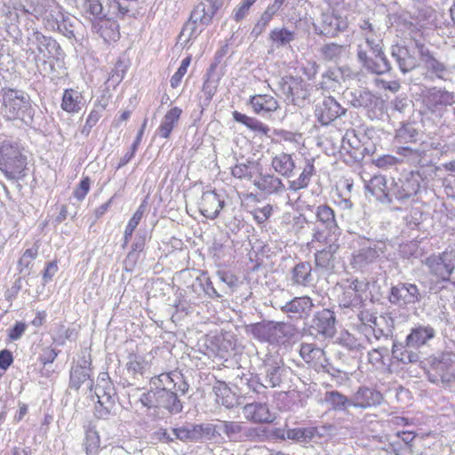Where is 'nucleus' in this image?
<instances>
[{"instance_id":"1","label":"nucleus","mask_w":455,"mask_h":455,"mask_svg":"<svg viewBox=\"0 0 455 455\" xmlns=\"http://www.w3.org/2000/svg\"><path fill=\"white\" fill-rule=\"evenodd\" d=\"M0 94L3 113L8 120H20L25 124L33 122L35 109L27 92L5 86L1 89Z\"/></svg>"},{"instance_id":"2","label":"nucleus","mask_w":455,"mask_h":455,"mask_svg":"<svg viewBox=\"0 0 455 455\" xmlns=\"http://www.w3.org/2000/svg\"><path fill=\"white\" fill-rule=\"evenodd\" d=\"M84 9L91 16L92 32L105 42L119 39V24L112 17L110 8L106 11L100 0H84Z\"/></svg>"},{"instance_id":"3","label":"nucleus","mask_w":455,"mask_h":455,"mask_svg":"<svg viewBox=\"0 0 455 455\" xmlns=\"http://www.w3.org/2000/svg\"><path fill=\"white\" fill-rule=\"evenodd\" d=\"M27 157L17 140H5L0 144V171L11 180L26 176Z\"/></svg>"},{"instance_id":"4","label":"nucleus","mask_w":455,"mask_h":455,"mask_svg":"<svg viewBox=\"0 0 455 455\" xmlns=\"http://www.w3.org/2000/svg\"><path fill=\"white\" fill-rule=\"evenodd\" d=\"M219 429L230 442L262 443L267 439V431L264 427H250L243 421L220 420Z\"/></svg>"},{"instance_id":"5","label":"nucleus","mask_w":455,"mask_h":455,"mask_svg":"<svg viewBox=\"0 0 455 455\" xmlns=\"http://www.w3.org/2000/svg\"><path fill=\"white\" fill-rule=\"evenodd\" d=\"M423 264L436 283L448 282L455 269V251L445 250L431 254L423 260Z\"/></svg>"},{"instance_id":"6","label":"nucleus","mask_w":455,"mask_h":455,"mask_svg":"<svg viewBox=\"0 0 455 455\" xmlns=\"http://www.w3.org/2000/svg\"><path fill=\"white\" fill-rule=\"evenodd\" d=\"M422 105L427 113L443 116L448 107L455 103V92L444 87H430L421 94Z\"/></svg>"},{"instance_id":"7","label":"nucleus","mask_w":455,"mask_h":455,"mask_svg":"<svg viewBox=\"0 0 455 455\" xmlns=\"http://www.w3.org/2000/svg\"><path fill=\"white\" fill-rule=\"evenodd\" d=\"M427 375V379L434 384L441 382L447 387L455 382V354L445 353L435 357Z\"/></svg>"},{"instance_id":"8","label":"nucleus","mask_w":455,"mask_h":455,"mask_svg":"<svg viewBox=\"0 0 455 455\" xmlns=\"http://www.w3.org/2000/svg\"><path fill=\"white\" fill-rule=\"evenodd\" d=\"M278 86L285 99L293 105L303 108L310 103L309 84L301 77H282Z\"/></svg>"},{"instance_id":"9","label":"nucleus","mask_w":455,"mask_h":455,"mask_svg":"<svg viewBox=\"0 0 455 455\" xmlns=\"http://www.w3.org/2000/svg\"><path fill=\"white\" fill-rule=\"evenodd\" d=\"M291 326L283 322H262L251 326L254 338L270 344L284 343L291 336Z\"/></svg>"},{"instance_id":"10","label":"nucleus","mask_w":455,"mask_h":455,"mask_svg":"<svg viewBox=\"0 0 455 455\" xmlns=\"http://www.w3.org/2000/svg\"><path fill=\"white\" fill-rule=\"evenodd\" d=\"M420 177L419 173L410 172L397 180H392L389 185L390 204L395 201L404 202L415 196L420 188Z\"/></svg>"},{"instance_id":"11","label":"nucleus","mask_w":455,"mask_h":455,"mask_svg":"<svg viewBox=\"0 0 455 455\" xmlns=\"http://www.w3.org/2000/svg\"><path fill=\"white\" fill-rule=\"evenodd\" d=\"M147 400L148 402L144 404L148 407L164 409L170 414H178L183 410V403L180 400L178 394L171 388L157 387L155 391L148 393Z\"/></svg>"},{"instance_id":"12","label":"nucleus","mask_w":455,"mask_h":455,"mask_svg":"<svg viewBox=\"0 0 455 455\" xmlns=\"http://www.w3.org/2000/svg\"><path fill=\"white\" fill-rule=\"evenodd\" d=\"M260 371V375L263 376L265 385L268 388L281 387L291 373V368L286 367L282 360L273 356L264 359Z\"/></svg>"},{"instance_id":"13","label":"nucleus","mask_w":455,"mask_h":455,"mask_svg":"<svg viewBox=\"0 0 455 455\" xmlns=\"http://www.w3.org/2000/svg\"><path fill=\"white\" fill-rule=\"evenodd\" d=\"M415 48L427 72L438 79L447 81L451 68L435 58L430 49L419 40H415Z\"/></svg>"},{"instance_id":"14","label":"nucleus","mask_w":455,"mask_h":455,"mask_svg":"<svg viewBox=\"0 0 455 455\" xmlns=\"http://www.w3.org/2000/svg\"><path fill=\"white\" fill-rule=\"evenodd\" d=\"M364 243L367 244L363 245L362 248L353 254L351 264L355 268L362 269L365 267L376 261L379 257L384 256L386 252L387 245L383 242L364 240Z\"/></svg>"},{"instance_id":"15","label":"nucleus","mask_w":455,"mask_h":455,"mask_svg":"<svg viewBox=\"0 0 455 455\" xmlns=\"http://www.w3.org/2000/svg\"><path fill=\"white\" fill-rule=\"evenodd\" d=\"M357 59L362 66L369 72L376 75H383L392 69V66L387 60L384 50L379 52L372 53V57L367 54V52L358 45L357 47Z\"/></svg>"},{"instance_id":"16","label":"nucleus","mask_w":455,"mask_h":455,"mask_svg":"<svg viewBox=\"0 0 455 455\" xmlns=\"http://www.w3.org/2000/svg\"><path fill=\"white\" fill-rule=\"evenodd\" d=\"M421 298L418 286L410 283H399L392 286L388 296L391 304L400 307L418 303Z\"/></svg>"},{"instance_id":"17","label":"nucleus","mask_w":455,"mask_h":455,"mask_svg":"<svg viewBox=\"0 0 455 455\" xmlns=\"http://www.w3.org/2000/svg\"><path fill=\"white\" fill-rule=\"evenodd\" d=\"M348 22L346 17L334 12H324L321 15L319 24H314L315 32L328 37H335L339 32L347 28Z\"/></svg>"},{"instance_id":"18","label":"nucleus","mask_w":455,"mask_h":455,"mask_svg":"<svg viewBox=\"0 0 455 455\" xmlns=\"http://www.w3.org/2000/svg\"><path fill=\"white\" fill-rule=\"evenodd\" d=\"M28 40L29 44L36 46L44 59H60L62 55L59 43L52 37L43 35V33L36 29L32 30Z\"/></svg>"},{"instance_id":"19","label":"nucleus","mask_w":455,"mask_h":455,"mask_svg":"<svg viewBox=\"0 0 455 455\" xmlns=\"http://www.w3.org/2000/svg\"><path fill=\"white\" fill-rule=\"evenodd\" d=\"M346 109L333 97H325L315 106V114L323 125H328L338 117L344 115Z\"/></svg>"},{"instance_id":"20","label":"nucleus","mask_w":455,"mask_h":455,"mask_svg":"<svg viewBox=\"0 0 455 455\" xmlns=\"http://www.w3.org/2000/svg\"><path fill=\"white\" fill-rule=\"evenodd\" d=\"M359 281L357 279L347 280L339 285L340 293L338 296V302L343 308H357L363 303V299L358 293Z\"/></svg>"},{"instance_id":"21","label":"nucleus","mask_w":455,"mask_h":455,"mask_svg":"<svg viewBox=\"0 0 455 455\" xmlns=\"http://www.w3.org/2000/svg\"><path fill=\"white\" fill-rule=\"evenodd\" d=\"M310 327L324 337H333L336 332L335 313L328 308L317 311L313 315Z\"/></svg>"},{"instance_id":"22","label":"nucleus","mask_w":455,"mask_h":455,"mask_svg":"<svg viewBox=\"0 0 455 455\" xmlns=\"http://www.w3.org/2000/svg\"><path fill=\"white\" fill-rule=\"evenodd\" d=\"M225 201L214 191L210 190L203 194L199 203V211L206 218L214 220L224 207Z\"/></svg>"},{"instance_id":"23","label":"nucleus","mask_w":455,"mask_h":455,"mask_svg":"<svg viewBox=\"0 0 455 455\" xmlns=\"http://www.w3.org/2000/svg\"><path fill=\"white\" fill-rule=\"evenodd\" d=\"M313 300L308 296L295 297L281 307V310L285 314L292 315L299 319L309 316L314 307Z\"/></svg>"},{"instance_id":"24","label":"nucleus","mask_w":455,"mask_h":455,"mask_svg":"<svg viewBox=\"0 0 455 455\" xmlns=\"http://www.w3.org/2000/svg\"><path fill=\"white\" fill-rule=\"evenodd\" d=\"M390 54L403 74L415 69L419 66L417 58L411 53L406 46L394 44L390 48Z\"/></svg>"},{"instance_id":"25","label":"nucleus","mask_w":455,"mask_h":455,"mask_svg":"<svg viewBox=\"0 0 455 455\" xmlns=\"http://www.w3.org/2000/svg\"><path fill=\"white\" fill-rule=\"evenodd\" d=\"M244 418L253 423H270L274 419L273 414L265 403H251L243 407Z\"/></svg>"},{"instance_id":"26","label":"nucleus","mask_w":455,"mask_h":455,"mask_svg":"<svg viewBox=\"0 0 455 455\" xmlns=\"http://www.w3.org/2000/svg\"><path fill=\"white\" fill-rule=\"evenodd\" d=\"M382 400L380 392L366 387H360L352 397L353 406L362 409L379 405Z\"/></svg>"},{"instance_id":"27","label":"nucleus","mask_w":455,"mask_h":455,"mask_svg":"<svg viewBox=\"0 0 455 455\" xmlns=\"http://www.w3.org/2000/svg\"><path fill=\"white\" fill-rule=\"evenodd\" d=\"M254 186L267 195L280 196L286 190L282 180L274 174H260L259 178L254 181Z\"/></svg>"},{"instance_id":"28","label":"nucleus","mask_w":455,"mask_h":455,"mask_svg":"<svg viewBox=\"0 0 455 455\" xmlns=\"http://www.w3.org/2000/svg\"><path fill=\"white\" fill-rule=\"evenodd\" d=\"M219 7L212 0L198 3L190 13V18L199 22L202 27L208 26Z\"/></svg>"},{"instance_id":"29","label":"nucleus","mask_w":455,"mask_h":455,"mask_svg":"<svg viewBox=\"0 0 455 455\" xmlns=\"http://www.w3.org/2000/svg\"><path fill=\"white\" fill-rule=\"evenodd\" d=\"M435 336V331L430 325H419L411 330L406 337L407 345L412 348L419 349L420 347Z\"/></svg>"},{"instance_id":"30","label":"nucleus","mask_w":455,"mask_h":455,"mask_svg":"<svg viewBox=\"0 0 455 455\" xmlns=\"http://www.w3.org/2000/svg\"><path fill=\"white\" fill-rule=\"evenodd\" d=\"M350 104L356 108H372L376 106V97L366 89H355L346 93Z\"/></svg>"},{"instance_id":"31","label":"nucleus","mask_w":455,"mask_h":455,"mask_svg":"<svg viewBox=\"0 0 455 455\" xmlns=\"http://www.w3.org/2000/svg\"><path fill=\"white\" fill-rule=\"evenodd\" d=\"M392 355L398 362L408 364L418 363L420 359L418 349L412 348L405 344L394 342L392 347Z\"/></svg>"},{"instance_id":"32","label":"nucleus","mask_w":455,"mask_h":455,"mask_svg":"<svg viewBox=\"0 0 455 455\" xmlns=\"http://www.w3.org/2000/svg\"><path fill=\"white\" fill-rule=\"evenodd\" d=\"M314 162L315 160L313 158L306 160L305 165L299 177L296 180L289 181V190L297 192L308 187L312 177L315 174Z\"/></svg>"},{"instance_id":"33","label":"nucleus","mask_w":455,"mask_h":455,"mask_svg":"<svg viewBox=\"0 0 455 455\" xmlns=\"http://www.w3.org/2000/svg\"><path fill=\"white\" fill-rule=\"evenodd\" d=\"M250 104L253 111L258 115H264L275 112L279 108L277 100L271 95L258 94L251 96Z\"/></svg>"},{"instance_id":"34","label":"nucleus","mask_w":455,"mask_h":455,"mask_svg":"<svg viewBox=\"0 0 455 455\" xmlns=\"http://www.w3.org/2000/svg\"><path fill=\"white\" fill-rule=\"evenodd\" d=\"M182 110L178 107H173L163 117L156 133L164 139H168L172 131L178 125Z\"/></svg>"},{"instance_id":"35","label":"nucleus","mask_w":455,"mask_h":455,"mask_svg":"<svg viewBox=\"0 0 455 455\" xmlns=\"http://www.w3.org/2000/svg\"><path fill=\"white\" fill-rule=\"evenodd\" d=\"M84 106L82 93L75 89H66L63 92L61 108L68 113H78Z\"/></svg>"},{"instance_id":"36","label":"nucleus","mask_w":455,"mask_h":455,"mask_svg":"<svg viewBox=\"0 0 455 455\" xmlns=\"http://www.w3.org/2000/svg\"><path fill=\"white\" fill-rule=\"evenodd\" d=\"M291 281L293 285L309 286L314 281L312 267L308 262H300L291 270Z\"/></svg>"},{"instance_id":"37","label":"nucleus","mask_w":455,"mask_h":455,"mask_svg":"<svg viewBox=\"0 0 455 455\" xmlns=\"http://www.w3.org/2000/svg\"><path fill=\"white\" fill-rule=\"evenodd\" d=\"M271 166L283 177L291 178L293 176L295 162L291 154L280 153L273 157Z\"/></svg>"},{"instance_id":"38","label":"nucleus","mask_w":455,"mask_h":455,"mask_svg":"<svg viewBox=\"0 0 455 455\" xmlns=\"http://www.w3.org/2000/svg\"><path fill=\"white\" fill-rule=\"evenodd\" d=\"M366 189L377 197L382 204H390L389 186L384 176L375 175L366 186Z\"/></svg>"},{"instance_id":"39","label":"nucleus","mask_w":455,"mask_h":455,"mask_svg":"<svg viewBox=\"0 0 455 455\" xmlns=\"http://www.w3.org/2000/svg\"><path fill=\"white\" fill-rule=\"evenodd\" d=\"M315 216L317 220L325 227L329 233L340 234L334 211L330 206L326 204L317 206Z\"/></svg>"},{"instance_id":"40","label":"nucleus","mask_w":455,"mask_h":455,"mask_svg":"<svg viewBox=\"0 0 455 455\" xmlns=\"http://www.w3.org/2000/svg\"><path fill=\"white\" fill-rule=\"evenodd\" d=\"M339 246L340 245L338 241L330 239L327 246L315 252V259L316 266L323 268H328L333 261L334 255L339 251Z\"/></svg>"},{"instance_id":"41","label":"nucleus","mask_w":455,"mask_h":455,"mask_svg":"<svg viewBox=\"0 0 455 455\" xmlns=\"http://www.w3.org/2000/svg\"><path fill=\"white\" fill-rule=\"evenodd\" d=\"M296 32L290 30L287 28H275L270 33L268 39L272 43V46L275 48H282L290 44L295 40Z\"/></svg>"},{"instance_id":"42","label":"nucleus","mask_w":455,"mask_h":455,"mask_svg":"<svg viewBox=\"0 0 455 455\" xmlns=\"http://www.w3.org/2000/svg\"><path fill=\"white\" fill-rule=\"evenodd\" d=\"M323 399L331 410L337 411H344L348 407L353 406L352 398H347L337 390L327 391Z\"/></svg>"},{"instance_id":"43","label":"nucleus","mask_w":455,"mask_h":455,"mask_svg":"<svg viewBox=\"0 0 455 455\" xmlns=\"http://www.w3.org/2000/svg\"><path fill=\"white\" fill-rule=\"evenodd\" d=\"M319 52L323 60L338 63L346 54V46L336 43H328L321 46Z\"/></svg>"},{"instance_id":"44","label":"nucleus","mask_w":455,"mask_h":455,"mask_svg":"<svg viewBox=\"0 0 455 455\" xmlns=\"http://www.w3.org/2000/svg\"><path fill=\"white\" fill-rule=\"evenodd\" d=\"M232 116L235 122L244 124L247 128L254 132H258L262 135H267L270 131L267 125L254 117L248 116L238 111H234Z\"/></svg>"},{"instance_id":"45","label":"nucleus","mask_w":455,"mask_h":455,"mask_svg":"<svg viewBox=\"0 0 455 455\" xmlns=\"http://www.w3.org/2000/svg\"><path fill=\"white\" fill-rule=\"evenodd\" d=\"M192 289L198 295L201 294L200 291H203L211 299L223 297V295L219 293L218 291L214 288L210 277L205 274H202L200 276L196 278L192 284Z\"/></svg>"},{"instance_id":"46","label":"nucleus","mask_w":455,"mask_h":455,"mask_svg":"<svg viewBox=\"0 0 455 455\" xmlns=\"http://www.w3.org/2000/svg\"><path fill=\"white\" fill-rule=\"evenodd\" d=\"M149 368V363L143 355L129 354L126 363L127 371L133 377L143 376Z\"/></svg>"},{"instance_id":"47","label":"nucleus","mask_w":455,"mask_h":455,"mask_svg":"<svg viewBox=\"0 0 455 455\" xmlns=\"http://www.w3.org/2000/svg\"><path fill=\"white\" fill-rule=\"evenodd\" d=\"M65 15L66 13L63 12V10L60 6H49L45 10V14L44 17L45 28L51 31H57V28H60V23H61L65 18Z\"/></svg>"},{"instance_id":"48","label":"nucleus","mask_w":455,"mask_h":455,"mask_svg":"<svg viewBox=\"0 0 455 455\" xmlns=\"http://www.w3.org/2000/svg\"><path fill=\"white\" fill-rule=\"evenodd\" d=\"M98 404L95 406V414L100 419H106L116 406V395H96Z\"/></svg>"},{"instance_id":"49","label":"nucleus","mask_w":455,"mask_h":455,"mask_svg":"<svg viewBox=\"0 0 455 455\" xmlns=\"http://www.w3.org/2000/svg\"><path fill=\"white\" fill-rule=\"evenodd\" d=\"M79 27L80 21L76 17L66 13L65 18L61 23H60V28H57V31L61 33L67 38L76 41Z\"/></svg>"},{"instance_id":"50","label":"nucleus","mask_w":455,"mask_h":455,"mask_svg":"<svg viewBox=\"0 0 455 455\" xmlns=\"http://www.w3.org/2000/svg\"><path fill=\"white\" fill-rule=\"evenodd\" d=\"M419 131L411 123H403L396 130L395 140L398 143H415L418 140Z\"/></svg>"},{"instance_id":"51","label":"nucleus","mask_w":455,"mask_h":455,"mask_svg":"<svg viewBox=\"0 0 455 455\" xmlns=\"http://www.w3.org/2000/svg\"><path fill=\"white\" fill-rule=\"evenodd\" d=\"M396 153L406 160L409 164H420L426 156V150L422 148H412L411 147H399Z\"/></svg>"},{"instance_id":"52","label":"nucleus","mask_w":455,"mask_h":455,"mask_svg":"<svg viewBox=\"0 0 455 455\" xmlns=\"http://www.w3.org/2000/svg\"><path fill=\"white\" fill-rule=\"evenodd\" d=\"M38 0H10L9 5H5L8 13L13 9L23 14H36Z\"/></svg>"},{"instance_id":"53","label":"nucleus","mask_w":455,"mask_h":455,"mask_svg":"<svg viewBox=\"0 0 455 455\" xmlns=\"http://www.w3.org/2000/svg\"><path fill=\"white\" fill-rule=\"evenodd\" d=\"M84 451L87 455H96L100 451V437L99 433L92 427L85 431L84 441Z\"/></svg>"},{"instance_id":"54","label":"nucleus","mask_w":455,"mask_h":455,"mask_svg":"<svg viewBox=\"0 0 455 455\" xmlns=\"http://www.w3.org/2000/svg\"><path fill=\"white\" fill-rule=\"evenodd\" d=\"M90 378V369L86 366L76 365L70 370V387L79 389L81 385Z\"/></svg>"},{"instance_id":"55","label":"nucleus","mask_w":455,"mask_h":455,"mask_svg":"<svg viewBox=\"0 0 455 455\" xmlns=\"http://www.w3.org/2000/svg\"><path fill=\"white\" fill-rule=\"evenodd\" d=\"M286 437L299 443H309L313 442L311 427L289 428L286 430Z\"/></svg>"},{"instance_id":"56","label":"nucleus","mask_w":455,"mask_h":455,"mask_svg":"<svg viewBox=\"0 0 455 455\" xmlns=\"http://www.w3.org/2000/svg\"><path fill=\"white\" fill-rule=\"evenodd\" d=\"M195 428L196 431V442L202 439L214 440L218 435H220L219 424H195Z\"/></svg>"},{"instance_id":"57","label":"nucleus","mask_w":455,"mask_h":455,"mask_svg":"<svg viewBox=\"0 0 455 455\" xmlns=\"http://www.w3.org/2000/svg\"><path fill=\"white\" fill-rule=\"evenodd\" d=\"M204 29L199 22L189 17L188 20L184 24L180 36L187 37L186 42L188 43L190 40L196 38Z\"/></svg>"},{"instance_id":"58","label":"nucleus","mask_w":455,"mask_h":455,"mask_svg":"<svg viewBox=\"0 0 455 455\" xmlns=\"http://www.w3.org/2000/svg\"><path fill=\"white\" fill-rule=\"evenodd\" d=\"M144 212H145V206L143 204L140 205L139 208L134 212V214L132 215V217L131 218V220H129V222L125 228V230H124V244H126L129 242V240L132 238V233L138 227L140 221L141 220Z\"/></svg>"},{"instance_id":"59","label":"nucleus","mask_w":455,"mask_h":455,"mask_svg":"<svg viewBox=\"0 0 455 455\" xmlns=\"http://www.w3.org/2000/svg\"><path fill=\"white\" fill-rule=\"evenodd\" d=\"M341 147L347 153L351 154L352 150H358L361 148V141L357 137L355 130H347L342 138Z\"/></svg>"},{"instance_id":"60","label":"nucleus","mask_w":455,"mask_h":455,"mask_svg":"<svg viewBox=\"0 0 455 455\" xmlns=\"http://www.w3.org/2000/svg\"><path fill=\"white\" fill-rule=\"evenodd\" d=\"M172 433L175 436V439L180 440L182 442H196V431L195 428V424L173 428Z\"/></svg>"},{"instance_id":"61","label":"nucleus","mask_w":455,"mask_h":455,"mask_svg":"<svg viewBox=\"0 0 455 455\" xmlns=\"http://www.w3.org/2000/svg\"><path fill=\"white\" fill-rule=\"evenodd\" d=\"M217 401L226 408H232L235 403L234 395L226 385H220L216 388Z\"/></svg>"},{"instance_id":"62","label":"nucleus","mask_w":455,"mask_h":455,"mask_svg":"<svg viewBox=\"0 0 455 455\" xmlns=\"http://www.w3.org/2000/svg\"><path fill=\"white\" fill-rule=\"evenodd\" d=\"M116 395L115 387L110 381L108 373H101L98 379L95 387V395Z\"/></svg>"},{"instance_id":"63","label":"nucleus","mask_w":455,"mask_h":455,"mask_svg":"<svg viewBox=\"0 0 455 455\" xmlns=\"http://www.w3.org/2000/svg\"><path fill=\"white\" fill-rule=\"evenodd\" d=\"M38 254V249L36 247H32L27 249L22 254L21 258L19 260V267L20 273L28 274L29 267L32 261L36 258Z\"/></svg>"},{"instance_id":"64","label":"nucleus","mask_w":455,"mask_h":455,"mask_svg":"<svg viewBox=\"0 0 455 455\" xmlns=\"http://www.w3.org/2000/svg\"><path fill=\"white\" fill-rule=\"evenodd\" d=\"M334 431L332 425H324L319 427H311L312 440L318 443L323 438L330 437Z\"/></svg>"}]
</instances>
